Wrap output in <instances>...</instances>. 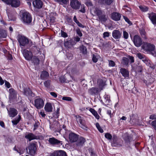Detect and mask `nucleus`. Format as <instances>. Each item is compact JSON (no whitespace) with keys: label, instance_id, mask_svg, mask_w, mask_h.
<instances>
[{"label":"nucleus","instance_id":"nucleus-2","mask_svg":"<svg viewBox=\"0 0 156 156\" xmlns=\"http://www.w3.org/2000/svg\"><path fill=\"white\" fill-rule=\"evenodd\" d=\"M21 19L24 23H29L32 21V17L30 14L27 12H24L22 14Z\"/></svg>","mask_w":156,"mask_h":156},{"label":"nucleus","instance_id":"nucleus-25","mask_svg":"<svg viewBox=\"0 0 156 156\" xmlns=\"http://www.w3.org/2000/svg\"><path fill=\"white\" fill-rule=\"evenodd\" d=\"M88 91L89 94L92 95L98 94V90L97 88L92 87L88 89Z\"/></svg>","mask_w":156,"mask_h":156},{"label":"nucleus","instance_id":"nucleus-26","mask_svg":"<svg viewBox=\"0 0 156 156\" xmlns=\"http://www.w3.org/2000/svg\"><path fill=\"white\" fill-rule=\"evenodd\" d=\"M25 138L28 139L30 141L32 140L37 139V136L32 133H29L26 134Z\"/></svg>","mask_w":156,"mask_h":156},{"label":"nucleus","instance_id":"nucleus-9","mask_svg":"<svg viewBox=\"0 0 156 156\" xmlns=\"http://www.w3.org/2000/svg\"><path fill=\"white\" fill-rule=\"evenodd\" d=\"M76 121L78 123H80L79 126L80 127L83 129L87 130V128L85 124L84 121L82 117L78 116L76 117Z\"/></svg>","mask_w":156,"mask_h":156},{"label":"nucleus","instance_id":"nucleus-19","mask_svg":"<svg viewBox=\"0 0 156 156\" xmlns=\"http://www.w3.org/2000/svg\"><path fill=\"white\" fill-rule=\"evenodd\" d=\"M120 72L122 76L124 77L128 78L129 77V71L127 69L121 68L120 69Z\"/></svg>","mask_w":156,"mask_h":156},{"label":"nucleus","instance_id":"nucleus-14","mask_svg":"<svg viewBox=\"0 0 156 156\" xmlns=\"http://www.w3.org/2000/svg\"><path fill=\"white\" fill-rule=\"evenodd\" d=\"M48 141L51 144H57L59 145L62 144V141L58 140L54 137L50 138Z\"/></svg>","mask_w":156,"mask_h":156},{"label":"nucleus","instance_id":"nucleus-45","mask_svg":"<svg viewBox=\"0 0 156 156\" xmlns=\"http://www.w3.org/2000/svg\"><path fill=\"white\" fill-rule=\"evenodd\" d=\"M85 4L88 7L91 6L93 5L91 2L90 0H86Z\"/></svg>","mask_w":156,"mask_h":156},{"label":"nucleus","instance_id":"nucleus-11","mask_svg":"<svg viewBox=\"0 0 156 156\" xmlns=\"http://www.w3.org/2000/svg\"><path fill=\"white\" fill-rule=\"evenodd\" d=\"M81 4L77 0H72L70 2V5L73 9H79Z\"/></svg>","mask_w":156,"mask_h":156},{"label":"nucleus","instance_id":"nucleus-39","mask_svg":"<svg viewBox=\"0 0 156 156\" xmlns=\"http://www.w3.org/2000/svg\"><path fill=\"white\" fill-rule=\"evenodd\" d=\"M9 93L11 96L14 97L16 94L15 90L13 88H10L9 89Z\"/></svg>","mask_w":156,"mask_h":156},{"label":"nucleus","instance_id":"nucleus-49","mask_svg":"<svg viewBox=\"0 0 156 156\" xmlns=\"http://www.w3.org/2000/svg\"><path fill=\"white\" fill-rule=\"evenodd\" d=\"M97 57L98 55H97L93 54V55L92 60L94 62H96L98 61V59Z\"/></svg>","mask_w":156,"mask_h":156},{"label":"nucleus","instance_id":"nucleus-16","mask_svg":"<svg viewBox=\"0 0 156 156\" xmlns=\"http://www.w3.org/2000/svg\"><path fill=\"white\" fill-rule=\"evenodd\" d=\"M33 5L35 8L40 9L43 5V2L41 0H35L33 2Z\"/></svg>","mask_w":156,"mask_h":156},{"label":"nucleus","instance_id":"nucleus-33","mask_svg":"<svg viewBox=\"0 0 156 156\" xmlns=\"http://www.w3.org/2000/svg\"><path fill=\"white\" fill-rule=\"evenodd\" d=\"M112 145L113 147H118L119 145L118 144L117 141V137L116 136H113V141L112 143Z\"/></svg>","mask_w":156,"mask_h":156},{"label":"nucleus","instance_id":"nucleus-13","mask_svg":"<svg viewBox=\"0 0 156 156\" xmlns=\"http://www.w3.org/2000/svg\"><path fill=\"white\" fill-rule=\"evenodd\" d=\"M75 43V41L73 40L70 39L64 41V45L66 48H71Z\"/></svg>","mask_w":156,"mask_h":156},{"label":"nucleus","instance_id":"nucleus-42","mask_svg":"<svg viewBox=\"0 0 156 156\" xmlns=\"http://www.w3.org/2000/svg\"><path fill=\"white\" fill-rule=\"evenodd\" d=\"M140 59H142V61L143 60V59H145V58L146 57V56L140 53H138L136 55Z\"/></svg>","mask_w":156,"mask_h":156},{"label":"nucleus","instance_id":"nucleus-22","mask_svg":"<svg viewBox=\"0 0 156 156\" xmlns=\"http://www.w3.org/2000/svg\"><path fill=\"white\" fill-rule=\"evenodd\" d=\"M53 154L55 156H67L66 152L62 150L55 151Z\"/></svg>","mask_w":156,"mask_h":156},{"label":"nucleus","instance_id":"nucleus-63","mask_svg":"<svg viewBox=\"0 0 156 156\" xmlns=\"http://www.w3.org/2000/svg\"><path fill=\"white\" fill-rule=\"evenodd\" d=\"M103 37L105 38L106 37H108L109 36V33L108 32H105L103 34Z\"/></svg>","mask_w":156,"mask_h":156},{"label":"nucleus","instance_id":"nucleus-51","mask_svg":"<svg viewBox=\"0 0 156 156\" xmlns=\"http://www.w3.org/2000/svg\"><path fill=\"white\" fill-rule=\"evenodd\" d=\"M109 62V66L114 67L115 65V62L112 60H108Z\"/></svg>","mask_w":156,"mask_h":156},{"label":"nucleus","instance_id":"nucleus-5","mask_svg":"<svg viewBox=\"0 0 156 156\" xmlns=\"http://www.w3.org/2000/svg\"><path fill=\"white\" fill-rule=\"evenodd\" d=\"M34 105L37 109H40L44 106V102L43 99L41 98H37L34 100Z\"/></svg>","mask_w":156,"mask_h":156},{"label":"nucleus","instance_id":"nucleus-12","mask_svg":"<svg viewBox=\"0 0 156 156\" xmlns=\"http://www.w3.org/2000/svg\"><path fill=\"white\" fill-rule=\"evenodd\" d=\"M8 112L10 117H14L18 114V111L16 109L13 108H10L9 109H7Z\"/></svg>","mask_w":156,"mask_h":156},{"label":"nucleus","instance_id":"nucleus-3","mask_svg":"<svg viewBox=\"0 0 156 156\" xmlns=\"http://www.w3.org/2000/svg\"><path fill=\"white\" fill-rule=\"evenodd\" d=\"M18 40L20 46H25L29 43L28 38L24 36H20L18 37Z\"/></svg>","mask_w":156,"mask_h":156},{"label":"nucleus","instance_id":"nucleus-6","mask_svg":"<svg viewBox=\"0 0 156 156\" xmlns=\"http://www.w3.org/2000/svg\"><path fill=\"white\" fill-rule=\"evenodd\" d=\"M133 41L135 46L137 47H140L142 44V41L141 38L137 35L134 36Z\"/></svg>","mask_w":156,"mask_h":156},{"label":"nucleus","instance_id":"nucleus-35","mask_svg":"<svg viewBox=\"0 0 156 156\" xmlns=\"http://www.w3.org/2000/svg\"><path fill=\"white\" fill-rule=\"evenodd\" d=\"M124 139L126 142L128 143H129L130 142L133 140L132 137L130 136H128L127 134L125 135Z\"/></svg>","mask_w":156,"mask_h":156},{"label":"nucleus","instance_id":"nucleus-44","mask_svg":"<svg viewBox=\"0 0 156 156\" xmlns=\"http://www.w3.org/2000/svg\"><path fill=\"white\" fill-rule=\"evenodd\" d=\"M96 126L98 129V131L101 133L103 132V129L101 128L100 125L98 122H97L96 124Z\"/></svg>","mask_w":156,"mask_h":156},{"label":"nucleus","instance_id":"nucleus-21","mask_svg":"<svg viewBox=\"0 0 156 156\" xmlns=\"http://www.w3.org/2000/svg\"><path fill=\"white\" fill-rule=\"evenodd\" d=\"M121 34L118 30H114L112 33L113 37L115 39H119L121 37Z\"/></svg>","mask_w":156,"mask_h":156},{"label":"nucleus","instance_id":"nucleus-10","mask_svg":"<svg viewBox=\"0 0 156 156\" xmlns=\"http://www.w3.org/2000/svg\"><path fill=\"white\" fill-rule=\"evenodd\" d=\"M22 53L23 56L26 60H30L31 59L33 55L30 51L24 49Z\"/></svg>","mask_w":156,"mask_h":156},{"label":"nucleus","instance_id":"nucleus-34","mask_svg":"<svg viewBox=\"0 0 156 156\" xmlns=\"http://www.w3.org/2000/svg\"><path fill=\"white\" fill-rule=\"evenodd\" d=\"M98 16L99 18V20L102 22L106 21L107 20L106 16L105 14L103 13V12H102V13L101 15Z\"/></svg>","mask_w":156,"mask_h":156},{"label":"nucleus","instance_id":"nucleus-8","mask_svg":"<svg viewBox=\"0 0 156 156\" xmlns=\"http://www.w3.org/2000/svg\"><path fill=\"white\" fill-rule=\"evenodd\" d=\"M21 0H9L7 5H11L12 7L17 8L20 5Z\"/></svg>","mask_w":156,"mask_h":156},{"label":"nucleus","instance_id":"nucleus-27","mask_svg":"<svg viewBox=\"0 0 156 156\" xmlns=\"http://www.w3.org/2000/svg\"><path fill=\"white\" fill-rule=\"evenodd\" d=\"M49 74L45 71H44L41 73L40 77L42 80H45L49 77Z\"/></svg>","mask_w":156,"mask_h":156},{"label":"nucleus","instance_id":"nucleus-50","mask_svg":"<svg viewBox=\"0 0 156 156\" xmlns=\"http://www.w3.org/2000/svg\"><path fill=\"white\" fill-rule=\"evenodd\" d=\"M139 8L142 11L144 12H146L147 11L148 9V8L145 6L141 5L139 6Z\"/></svg>","mask_w":156,"mask_h":156},{"label":"nucleus","instance_id":"nucleus-54","mask_svg":"<svg viewBox=\"0 0 156 156\" xmlns=\"http://www.w3.org/2000/svg\"><path fill=\"white\" fill-rule=\"evenodd\" d=\"M76 32L77 34L79 35V36L81 37L82 36L83 34L82 33H81L80 29L79 28H77L76 30Z\"/></svg>","mask_w":156,"mask_h":156},{"label":"nucleus","instance_id":"nucleus-57","mask_svg":"<svg viewBox=\"0 0 156 156\" xmlns=\"http://www.w3.org/2000/svg\"><path fill=\"white\" fill-rule=\"evenodd\" d=\"M123 37L125 39H127L128 38V34L126 31H123Z\"/></svg>","mask_w":156,"mask_h":156},{"label":"nucleus","instance_id":"nucleus-41","mask_svg":"<svg viewBox=\"0 0 156 156\" xmlns=\"http://www.w3.org/2000/svg\"><path fill=\"white\" fill-rule=\"evenodd\" d=\"M80 50L83 54H87V49L85 46L82 45L80 48Z\"/></svg>","mask_w":156,"mask_h":156},{"label":"nucleus","instance_id":"nucleus-20","mask_svg":"<svg viewBox=\"0 0 156 156\" xmlns=\"http://www.w3.org/2000/svg\"><path fill=\"white\" fill-rule=\"evenodd\" d=\"M113 2L112 0H98V3L101 5H110Z\"/></svg>","mask_w":156,"mask_h":156},{"label":"nucleus","instance_id":"nucleus-28","mask_svg":"<svg viewBox=\"0 0 156 156\" xmlns=\"http://www.w3.org/2000/svg\"><path fill=\"white\" fill-rule=\"evenodd\" d=\"M97 84L99 86V88L101 90L103 89V87L106 85L105 82H104L102 80L99 79L98 80Z\"/></svg>","mask_w":156,"mask_h":156},{"label":"nucleus","instance_id":"nucleus-36","mask_svg":"<svg viewBox=\"0 0 156 156\" xmlns=\"http://www.w3.org/2000/svg\"><path fill=\"white\" fill-rule=\"evenodd\" d=\"M90 111L92 113L94 116L97 119H99V116L97 112L95 111L94 109L90 108Z\"/></svg>","mask_w":156,"mask_h":156},{"label":"nucleus","instance_id":"nucleus-23","mask_svg":"<svg viewBox=\"0 0 156 156\" xmlns=\"http://www.w3.org/2000/svg\"><path fill=\"white\" fill-rule=\"evenodd\" d=\"M76 145L77 146L81 147L83 146L86 141L85 139L83 137H81L78 138Z\"/></svg>","mask_w":156,"mask_h":156},{"label":"nucleus","instance_id":"nucleus-18","mask_svg":"<svg viewBox=\"0 0 156 156\" xmlns=\"http://www.w3.org/2000/svg\"><path fill=\"white\" fill-rule=\"evenodd\" d=\"M24 94L28 97H34L35 94L33 93L31 90L29 88H26L24 89Z\"/></svg>","mask_w":156,"mask_h":156},{"label":"nucleus","instance_id":"nucleus-4","mask_svg":"<svg viewBox=\"0 0 156 156\" xmlns=\"http://www.w3.org/2000/svg\"><path fill=\"white\" fill-rule=\"evenodd\" d=\"M27 149L29 150L28 154L30 155H34L35 153L36 150V144L34 143H30L28 147L26 149Z\"/></svg>","mask_w":156,"mask_h":156},{"label":"nucleus","instance_id":"nucleus-62","mask_svg":"<svg viewBox=\"0 0 156 156\" xmlns=\"http://www.w3.org/2000/svg\"><path fill=\"white\" fill-rule=\"evenodd\" d=\"M149 119H156V115L152 114L150 115Z\"/></svg>","mask_w":156,"mask_h":156},{"label":"nucleus","instance_id":"nucleus-38","mask_svg":"<svg viewBox=\"0 0 156 156\" xmlns=\"http://www.w3.org/2000/svg\"><path fill=\"white\" fill-rule=\"evenodd\" d=\"M55 2L59 3L60 4H67L69 2V0H54Z\"/></svg>","mask_w":156,"mask_h":156},{"label":"nucleus","instance_id":"nucleus-31","mask_svg":"<svg viewBox=\"0 0 156 156\" xmlns=\"http://www.w3.org/2000/svg\"><path fill=\"white\" fill-rule=\"evenodd\" d=\"M121 63L123 65L128 66L129 65V59L127 58L123 57L122 58Z\"/></svg>","mask_w":156,"mask_h":156},{"label":"nucleus","instance_id":"nucleus-7","mask_svg":"<svg viewBox=\"0 0 156 156\" xmlns=\"http://www.w3.org/2000/svg\"><path fill=\"white\" fill-rule=\"evenodd\" d=\"M90 12L93 16H99L102 13L101 9L98 8L93 7L90 9Z\"/></svg>","mask_w":156,"mask_h":156},{"label":"nucleus","instance_id":"nucleus-56","mask_svg":"<svg viewBox=\"0 0 156 156\" xmlns=\"http://www.w3.org/2000/svg\"><path fill=\"white\" fill-rule=\"evenodd\" d=\"M58 124V122L56 120L54 121L53 122V126H52V125L50 126V127H53V128H56V126Z\"/></svg>","mask_w":156,"mask_h":156},{"label":"nucleus","instance_id":"nucleus-55","mask_svg":"<svg viewBox=\"0 0 156 156\" xmlns=\"http://www.w3.org/2000/svg\"><path fill=\"white\" fill-rule=\"evenodd\" d=\"M61 36L64 37H68L67 33L62 30L61 31Z\"/></svg>","mask_w":156,"mask_h":156},{"label":"nucleus","instance_id":"nucleus-61","mask_svg":"<svg viewBox=\"0 0 156 156\" xmlns=\"http://www.w3.org/2000/svg\"><path fill=\"white\" fill-rule=\"evenodd\" d=\"M151 124L154 128L156 130V120L153 121L151 122Z\"/></svg>","mask_w":156,"mask_h":156},{"label":"nucleus","instance_id":"nucleus-60","mask_svg":"<svg viewBox=\"0 0 156 156\" xmlns=\"http://www.w3.org/2000/svg\"><path fill=\"white\" fill-rule=\"evenodd\" d=\"M124 19L125 20L126 22L128 23L129 24H131L132 23L129 19L125 16H123Z\"/></svg>","mask_w":156,"mask_h":156},{"label":"nucleus","instance_id":"nucleus-37","mask_svg":"<svg viewBox=\"0 0 156 156\" xmlns=\"http://www.w3.org/2000/svg\"><path fill=\"white\" fill-rule=\"evenodd\" d=\"M32 61L34 65H37L39 64L40 60L39 59L36 57H34Z\"/></svg>","mask_w":156,"mask_h":156},{"label":"nucleus","instance_id":"nucleus-30","mask_svg":"<svg viewBox=\"0 0 156 156\" xmlns=\"http://www.w3.org/2000/svg\"><path fill=\"white\" fill-rule=\"evenodd\" d=\"M45 110L47 112H51L52 111V107L51 104L47 103L44 107Z\"/></svg>","mask_w":156,"mask_h":156},{"label":"nucleus","instance_id":"nucleus-40","mask_svg":"<svg viewBox=\"0 0 156 156\" xmlns=\"http://www.w3.org/2000/svg\"><path fill=\"white\" fill-rule=\"evenodd\" d=\"M7 36L6 32L5 30H0V37L5 38Z\"/></svg>","mask_w":156,"mask_h":156},{"label":"nucleus","instance_id":"nucleus-64","mask_svg":"<svg viewBox=\"0 0 156 156\" xmlns=\"http://www.w3.org/2000/svg\"><path fill=\"white\" fill-rule=\"evenodd\" d=\"M5 86L8 88H9L10 87V84L9 82L6 81H5Z\"/></svg>","mask_w":156,"mask_h":156},{"label":"nucleus","instance_id":"nucleus-53","mask_svg":"<svg viewBox=\"0 0 156 156\" xmlns=\"http://www.w3.org/2000/svg\"><path fill=\"white\" fill-rule=\"evenodd\" d=\"M62 100L66 101H71L72 99L71 98L67 97H64L62 98Z\"/></svg>","mask_w":156,"mask_h":156},{"label":"nucleus","instance_id":"nucleus-48","mask_svg":"<svg viewBox=\"0 0 156 156\" xmlns=\"http://www.w3.org/2000/svg\"><path fill=\"white\" fill-rule=\"evenodd\" d=\"M147 66H149L150 64V61L146 57L145 59H143L142 61Z\"/></svg>","mask_w":156,"mask_h":156},{"label":"nucleus","instance_id":"nucleus-15","mask_svg":"<svg viewBox=\"0 0 156 156\" xmlns=\"http://www.w3.org/2000/svg\"><path fill=\"white\" fill-rule=\"evenodd\" d=\"M78 138V136L77 134L73 133H70L69 134V139L71 142L76 141Z\"/></svg>","mask_w":156,"mask_h":156},{"label":"nucleus","instance_id":"nucleus-46","mask_svg":"<svg viewBox=\"0 0 156 156\" xmlns=\"http://www.w3.org/2000/svg\"><path fill=\"white\" fill-rule=\"evenodd\" d=\"M105 137L108 140H111L112 139V135L109 133H107L105 134Z\"/></svg>","mask_w":156,"mask_h":156},{"label":"nucleus","instance_id":"nucleus-32","mask_svg":"<svg viewBox=\"0 0 156 156\" xmlns=\"http://www.w3.org/2000/svg\"><path fill=\"white\" fill-rule=\"evenodd\" d=\"M140 33L141 37L144 39H147L146 33L145 30L141 28L139 30Z\"/></svg>","mask_w":156,"mask_h":156},{"label":"nucleus","instance_id":"nucleus-59","mask_svg":"<svg viewBox=\"0 0 156 156\" xmlns=\"http://www.w3.org/2000/svg\"><path fill=\"white\" fill-rule=\"evenodd\" d=\"M55 17L53 16H51L50 17V22L51 23H53L55 22Z\"/></svg>","mask_w":156,"mask_h":156},{"label":"nucleus","instance_id":"nucleus-58","mask_svg":"<svg viewBox=\"0 0 156 156\" xmlns=\"http://www.w3.org/2000/svg\"><path fill=\"white\" fill-rule=\"evenodd\" d=\"M105 99L106 100V101L105 102L106 103V104L108 105V103H109L110 101L109 98L107 96H106L105 97Z\"/></svg>","mask_w":156,"mask_h":156},{"label":"nucleus","instance_id":"nucleus-52","mask_svg":"<svg viewBox=\"0 0 156 156\" xmlns=\"http://www.w3.org/2000/svg\"><path fill=\"white\" fill-rule=\"evenodd\" d=\"M127 58L129 59V60H130V63H132L134 62V60L133 57L129 55L127 57Z\"/></svg>","mask_w":156,"mask_h":156},{"label":"nucleus","instance_id":"nucleus-47","mask_svg":"<svg viewBox=\"0 0 156 156\" xmlns=\"http://www.w3.org/2000/svg\"><path fill=\"white\" fill-rule=\"evenodd\" d=\"M44 85L47 88L49 87L50 85V81L47 80L44 82Z\"/></svg>","mask_w":156,"mask_h":156},{"label":"nucleus","instance_id":"nucleus-29","mask_svg":"<svg viewBox=\"0 0 156 156\" xmlns=\"http://www.w3.org/2000/svg\"><path fill=\"white\" fill-rule=\"evenodd\" d=\"M59 133L63 135H66L68 133V131L66 129V126L65 125H62V128L60 129Z\"/></svg>","mask_w":156,"mask_h":156},{"label":"nucleus","instance_id":"nucleus-1","mask_svg":"<svg viewBox=\"0 0 156 156\" xmlns=\"http://www.w3.org/2000/svg\"><path fill=\"white\" fill-rule=\"evenodd\" d=\"M141 48L146 52L153 51L151 53L153 55L155 54V53L154 51V46L153 44L147 43H144L141 47Z\"/></svg>","mask_w":156,"mask_h":156},{"label":"nucleus","instance_id":"nucleus-43","mask_svg":"<svg viewBox=\"0 0 156 156\" xmlns=\"http://www.w3.org/2000/svg\"><path fill=\"white\" fill-rule=\"evenodd\" d=\"M20 118L21 117L20 115L19 117L17 119L12 121V123L14 125H17V124L19 122V121H20Z\"/></svg>","mask_w":156,"mask_h":156},{"label":"nucleus","instance_id":"nucleus-17","mask_svg":"<svg viewBox=\"0 0 156 156\" xmlns=\"http://www.w3.org/2000/svg\"><path fill=\"white\" fill-rule=\"evenodd\" d=\"M121 16L120 14L117 12H113L111 14V17L112 19L116 21L120 20Z\"/></svg>","mask_w":156,"mask_h":156},{"label":"nucleus","instance_id":"nucleus-24","mask_svg":"<svg viewBox=\"0 0 156 156\" xmlns=\"http://www.w3.org/2000/svg\"><path fill=\"white\" fill-rule=\"evenodd\" d=\"M149 17L154 24H156V14L151 13L148 14Z\"/></svg>","mask_w":156,"mask_h":156}]
</instances>
